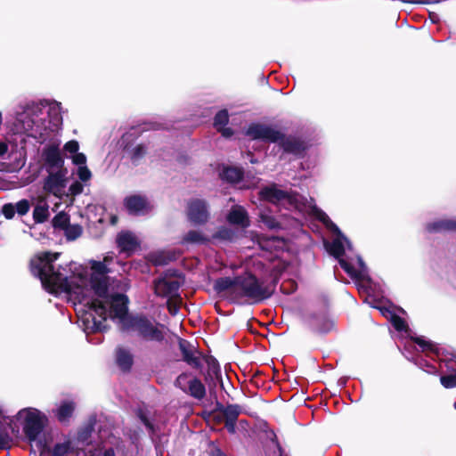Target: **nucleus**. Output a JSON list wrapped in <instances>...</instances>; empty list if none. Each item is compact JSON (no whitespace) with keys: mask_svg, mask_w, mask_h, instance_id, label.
Masks as SVG:
<instances>
[{"mask_svg":"<svg viewBox=\"0 0 456 456\" xmlns=\"http://www.w3.org/2000/svg\"><path fill=\"white\" fill-rule=\"evenodd\" d=\"M2 213L7 219H12L16 213L14 205L11 203L4 205L2 208Z\"/></svg>","mask_w":456,"mask_h":456,"instance_id":"41","label":"nucleus"},{"mask_svg":"<svg viewBox=\"0 0 456 456\" xmlns=\"http://www.w3.org/2000/svg\"><path fill=\"white\" fill-rule=\"evenodd\" d=\"M217 130H219L224 137H230L232 135V129L229 127H225V126L218 128Z\"/></svg>","mask_w":456,"mask_h":456,"instance_id":"48","label":"nucleus"},{"mask_svg":"<svg viewBox=\"0 0 456 456\" xmlns=\"http://www.w3.org/2000/svg\"><path fill=\"white\" fill-rule=\"evenodd\" d=\"M137 134L136 129H132L126 133L121 138V145L129 154L133 161L139 160L146 152V149L142 144L134 145L132 142Z\"/></svg>","mask_w":456,"mask_h":456,"instance_id":"14","label":"nucleus"},{"mask_svg":"<svg viewBox=\"0 0 456 456\" xmlns=\"http://www.w3.org/2000/svg\"><path fill=\"white\" fill-rule=\"evenodd\" d=\"M169 312L172 314H175L176 312H177V309L176 307H173V306H169Z\"/></svg>","mask_w":456,"mask_h":456,"instance_id":"51","label":"nucleus"},{"mask_svg":"<svg viewBox=\"0 0 456 456\" xmlns=\"http://www.w3.org/2000/svg\"><path fill=\"white\" fill-rule=\"evenodd\" d=\"M15 419L22 428L26 439L31 445H35L39 451L46 447L45 428L47 423L46 415L41 411L28 407L20 410Z\"/></svg>","mask_w":456,"mask_h":456,"instance_id":"7","label":"nucleus"},{"mask_svg":"<svg viewBox=\"0 0 456 456\" xmlns=\"http://www.w3.org/2000/svg\"><path fill=\"white\" fill-rule=\"evenodd\" d=\"M208 374L215 376L216 379H219L220 376V367L216 360H211L208 362Z\"/></svg>","mask_w":456,"mask_h":456,"instance_id":"42","label":"nucleus"},{"mask_svg":"<svg viewBox=\"0 0 456 456\" xmlns=\"http://www.w3.org/2000/svg\"><path fill=\"white\" fill-rule=\"evenodd\" d=\"M209 241V237L200 231H189L182 239L183 244H206Z\"/></svg>","mask_w":456,"mask_h":456,"instance_id":"23","label":"nucleus"},{"mask_svg":"<svg viewBox=\"0 0 456 456\" xmlns=\"http://www.w3.org/2000/svg\"><path fill=\"white\" fill-rule=\"evenodd\" d=\"M48 175L45 178L43 189L45 192L61 199L66 194L67 187V170H57L47 172Z\"/></svg>","mask_w":456,"mask_h":456,"instance_id":"10","label":"nucleus"},{"mask_svg":"<svg viewBox=\"0 0 456 456\" xmlns=\"http://www.w3.org/2000/svg\"><path fill=\"white\" fill-rule=\"evenodd\" d=\"M237 421H224V425L229 433L234 434L236 432Z\"/></svg>","mask_w":456,"mask_h":456,"instance_id":"47","label":"nucleus"},{"mask_svg":"<svg viewBox=\"0 0 456 456\" xmlns=\"http://www.w3.org/2000/svg\"><path fill=\"white\" fill-rule=\"evenodd\" d=\"M454 407L456 408V403H454Z\"/></svg>","mask_w":456,"mask_h":456,"instance_id":"54","label":"nucleus"},{"mask_svg":"<svg viewBox=\"0 0 456 456\" xmlns=\"http://www.w3.org/2000/svg\"><path fill=\"white\" fill-rule=\"evenodd\" d=\"M78 149H79V144H78L77 141H76V140L69 141L63 146V150L66 152L74 154V155L77 153Z\"/></svg>","mask_w":456,"mask_h":456,"instance_id":"40","label":"nucleus"},{"mask_svg":"<svg viewBox=\"0 0 456 456\" xmlns=\"http://www.w3.org/2000/svg\"><path fill=\"white\" fill-rule=\"evenodd\" d=\"M230 268L232 271L243 268L245 273H252L256 276V273L264 271L265 265L258 256H251L245 259V261L241 262L240 265L232 263Z\"/></svg>","mask_w":456,"mask_h":456,"instance_id":"19","label":"nucleus"},{"mask_svg":"<svg viewBox=\"0 0 456 456\" xmlns=\"http://www.w3.org/2000/svg\"><path fill=\"white\" fill-rule=\"evenodd\" d=\"M117 363L123 370H128L133 364V355L124 348L117 350Z\"/></svg>","mask_w":456,"mask_h":456,"instance_id":"27","label":"nucleus"},{"mask_svg":"<svg viewBox=\"0 0 456 456\" xmlns=\"http://www.w3.org/2000/svg\"><path fill=\"white\" fill-rule=\"evenodd\" d=\"M180 286V280L171 275L160 277L154 282L155 293L164 297H175L178 294Z\"/></svg>","mask_w":456,"mask_h":456,"instance_id":"11","label":"nucleus"},{"mask_svg":"<svg viewBox=\"0 0 456 456\" xmlns=\"http://www.w3.org/2000/svg\"><path fill=\"white\" fill-rule=\"evenodd\" d=\"M227 221L231 224L239 225L242 228L249 226V218L246 209L241 206H233L227 215Z\"/></svg>","mask_w":456,"mask_h":456,"instance_id":"21","label":"nucleus"},{"mask_svg":"<svg viewBox=\"0 0 456 456\" xmlns=\"http://www.w3.org/2000/svg\"><path fill=\"white\" fill-rule=\"evenodd\" d=\"M171 259L172 256H166L164 252H160L153 256L152 261L156 265H162L167 264Z\"/></svg>","mask_w":456,"mask_h":456,"instance_id":"39","label":"nucleus"},{"mask_svg":"<svg viewBox=\"0 0 456 456\" xmlns=\"http://www.w3.org/2000/svg\"><path fill=\"white\" fill-rule=\"evenodd\" d=\"M413 344L412 346L417 354L407 358L426 372L436 373L438 369L442 368L441 363H439L438 367L436 366L435 360V357H439V348L423 338H415Z\"/></svg>","mask_w":456,"mask_h":456,"instance_id":"8","label":"nucleus"},{"mask_svg":"<svg viewBox=\"0 0 456 456\" xmlns=\"http://www.w3.org/2000/svg\"><path fill=\"white\" fill-rule=\"evenodd\" d=\"M229 121V116L226 110H220L216 113L214 119V125L216 129L224 126Z\"/></svg>","mask_w":456,"mask_h":456,"instance_id":"33","label":"nucleus"},{"mask_svg":"<svg viewBox=\"0 0 456 456\" xmlns=\"http://www.w3.org/2000/svg\"><path fill=\"white\" fill-rule=\"evenodd\" d=\"M83 188L84 187L81 183L75 182L69 186V191L71 195L75 196L80 194L83 191Z\"/></svg>","mask_w":456,"mask_h":456,"instance_id":"44","label":"nucleus"},{"mask_svg":"<svg viewBox=\"0 0 456 456\" xmlns=\"http://www.w3.org/2000/svg\"><path fill=\"white\" fill-rule=\"evenodd\" d=\"M186 393L191 396L200 400L206 395V388L200 379L193 378L191 379Z\"/></svg>","mask_w":456,"mask_h":456,"instance_id":"25","label":"nucleus"},{"mask_svg":"<svg viewBox=\"0 0 456 456\" xmlns=\"http://www.w3.org/2000/svg\"><path fill=\"white\" fill-rule=\"evenodd\" d=\"M71 450V442L66 440L63 443H58L53 446L51 456H66Z\"/></svg>","mask_w":456,"mask_h":456,"instance_id":"29","label":"nucleus"},{"mask_svg":"<svg viewBox=\"0 0 456 456\" xmlns=\"http://www.w3.org/2000/svg\"><path fill=\"white\" fill-rule=\"evenodd\" d=\"M113 261V256L112 255H107L104 256L103 260L101 261L102 263H106V266L108 267L109 265Z\"/></svg>","mask_w":456,"mask_h":456,"instance_id":"49","label":"nucleus"},{"mask_svg":"<svg viewBox=\"0 0 456 456\" xmlns=\"http://www.w3.org/2000/svg\"><path fill=\"white\" fill-rule=\"evenodd\" d=\"M49 216L48 206L46 204L37 205L33 211V218L36 223H44Z\"/></svg>","mask_w":456,"mask_h":456,"instance_id":"28","label":"nucleus"},{"mask_svg":"<svg viewBox=\"0 0 456 456\" xmlns=\"http://www.w3.org/2000/svg\"><path fill=\"white\" fill-rule=\"evenodd\" d=\"M9 440V436L6 430L0 427V448L4 447Z\"/></svg>","mask_w":456,"mask_h":456,"instance_id":"45","label":"nucleus"},{"mask_svg":"<svg viewBox=\"0 0 456 456\" xmlns=\"http://www.w3.org/2000/svg\"><path fill=\"white\" fill-rule=\"evenodd\" d=\"M373 307L377 308L383 316L390 320L396 330L408 333V325L406 324L405 321L397 316L390 306H387L382 303H379L373 305Z\"/></svg>","mask_w":456,"mask_h":456,"instance_id":"17","label":"nucleus"},{"mask_svg":"<svg viewBox=\"0 0 456 456\" xmlns=\"http://www.w3.org/2000/svg\"><path fill=\"white\" fill-rule=\"evenodd\" d=\"M113 307L109 309L107 319L117 320L123 330H132L146 341L161 342L165 338L164 327L144 315H128V298L119 295L114 298Z\"/></svg>","mask_w":456,"mask_h":456,"instance_id":"5","label":"nucleus"},{"mask_svg":"<svg viewBox=\"0 0 456 456\" xmlns=\"http://www.w3.org/2000/svg\"><path fill=\"white\" fill-rule=\"evenodd\" d=\"M64 233L69 240H74L82 234V227L78 224H69L64 229Z\"/></svg>","mask_w":456,"mask_h":456,"instance_id":"30","label":"nucleus"},{"mask_svg":"<svg viewBox=\"0 0 456 456\" xmlns=\"http://www.w3.org/2000/svg\"><path fill=\"white\" fill-rule=\"evenodd\" d=\"M77 175L80 181L86 183L92 177V173L86 166H81L77 167Z\"/></svg>","mask_w":456,"mask_h":456,"instance_id":"37","label":"nucleus"},{"mask_svg":"<svg viewBox=\"0 0 456 456\" xmlns=\"http://www.w3.org/2000/svg\"><path fill=\"white\" fill-rule=\"evenodd\" d=\"M125 206L127 211L133 215H142L149 210V203L146 198L139 195H133L125 200Z\"/></svg>","mask_w":456,"mask_h":456,"instance_id":"20","label":"nucleus"},{"mask_svg":"<svg viewBox=\"0 0 456 456\" xmlns=\"http://www.w3.org/2000/svg\"><path fill=\"white\" fill-rule=\"evenodd\" d=\"M219 411L224 421H237L241 412V408L238 404H229L227 406H220Z\"/></svg>","mask_w":456,"mask_h":456,"instance_id":"24","label":"nucleus"},{"mask_svg":"<svg viewBox=\"0 0 456 456\" xmlns=\"http://www.w3.org/2000/svg\"><path fill=\"white\" fill-rule=\"evenodd\" d=\"M304 322L314 331L319 333H327L334 327V322L326 313H311L304 316Z\"/></svg>","mask_w":456,"mask_h":456,"instance_id":"12","label":"nucleus"},{"mask_svg":"<svg viewBox=\"0 0 456 456\" xmlns=\"http://www.w3.org/2000/svg\"><path fill=\"white\" fill-rule=\"evenodd\" d=\"M178 343L183 361L192 368L199 369L201 366V361L200 354L195 350V347L182 338H179Z\"/></svg>","mask_w":456,"mask_h":456,"instance_id":"15","label":"nucleus"},{"mask_svg":"<svg viewBox=\"0 0 456 456\" xmlns=\"http://www.w3.org/2000/svg\"><path fill=\"white\" fill-rule=\"evenodd\" d=\"M214 289L217 293L227 296L237 303H257L269 298L273 294L269 285L260 281L254 274L245 273L234 278L217 279Z\"/></svg>","mask_w":456,"mask_h":456,"instance_id":"4","label":"nucleus"},{"mask_svg":"<svg viewBox=\"0 0 456 456\" xmlns=\"http://www.w3.org/2000/svg\"><path fill=\"white\" fill-rule=\"evenodd\" d=\"M242 170L236 167H224L221 173L222 179L232 183L240 182L242 179Z\"/></svg>","mask_w":456,"mask_h":456,"instance_id":"26","label":"nucleus"},{"mask_svg":"<svg viewBox=\"0 0 456 456\" xmlns=\"http://www.w3.org/2000/svg\"><path fill=\"white\" fill-rule=\"evenodd\" d=\"M250 161H251V163H255L256 162L253 159H251Z\"/></svg>","mask_w":456,"mask_h":456,"instance_id":"53","label":"nucleus"},{"mask_svg":"<svg viewBox=\"0 0 456 456\" xmlns=\"http://www.w3.org/2000/svg\"><path fill=\"white\" fill-rule=\"evenodd\" d=\"M440 380L441 384L446 388H452L456 387V374L442 376Z\"/></svg>","mask_w":456,"mask_h":456,"instance_id":"38","label":"nucleus"},{"mask_svg":"<svg viewBox=\"0 0 456 456\" xmlns=\"http://www.w3.org/2000/svg\"><path fill=\"white\" fill-rule=\"evenodd\" d=\"M59 253L42 252L30 261L33 275L39 278L42 286L51 294L64 293L76 306L78 322L86 332L103 331L109 309L114 298L125 295L129 285L126 279L110 280L106 263L92 260V273L86 266L71 262L57 270L53 263Z\"/></svg>","mask_w":456,"mask_h":456,"instance_id":"1","label":"nucleus"},{"mask_svg":"<svg viewBox=\"0 0 456 456\" xmlns=\"http://www.w3.org/2000/svg\"><path fill=\"white\" fill-rule=\"evenodd\" d=\"M60 102L30 101L20 103L15 110L13 131L43 143L50 132L59 129L62 124Z\"/></svg>","mask_w":456,"mask_h":456,"instance_id":"3","label":"nucleus"},{"mask_svg":"<svg viewBox=\"0 0 456 456\" xmlns=\"http://www.w3.org/2000/svg\"><path fill=\"white\" fill-rule=\"evenodd\" d=\"M53 224L55 228H60L64 231L69 224V216L66 213L61 212L53 218Z\"/></svg>","mask_w":456,"mask_h":456,"instance_id":"31","label":"nucleus"},{"mask_svg":"<svg viewBox=\"0 0 456 456\" xmlns=\"http://www.w3.org/2000/svg\"><path fill=\"white\" fill-rule=\"evenodd\" d=\"M75 409L76 403L72 400H63L56 405L53 412L61 423L67 424L69 422Z\"/></svg>","mask_w":456,"mask_h":456,"instance_id":"18","label":"nucleus"},{"mask_svg":"<svg viewBox=\"0 0 456 456\" xmlns=\"http://www.w3.org/2000/svg\"><path fill=\"white\" fill-rule=\"evenodd\" d=\"M246 134L253 140H261L277 143L283 153L301 157L306 150V144L301 139L286 135L275 127L265 124H251Z\"/></svg>","mask_w":456,"mask_h":456,"instance_id":"6","label":"nucleus"},{"mask_svg":"<svg viewBox=\"0 0 456 456\" xmlns=\"http://www.w3.org/2000/svg\"><path fill=\"white\" fill-rule=\"evenodd\" d=\"M215 456H225V454L220 450H217Z\"/></svg>","mask_w":456,"mask_h":456,"instance_id":"52","label":"nucleus"},{"mask_svg":"<svg viewBox=\"0 0 456 456\" xmlns=\"http://www.w3.org/2000/svg\"><path fill=\"white\" fill-rule=\"evenodd\" d=\"M117 244L120 251L131 254L139 247L140 241L137 236L129 231H122L117 236Z\"/></svg>","mask_w":456,"mask_h":456,"instance_id":"16","label":"nucleus"},{"mask_svg":"<svg viewBox=\"0 0 456 456\" xmlns=\"http://www.w3.org/2000/svg\"><path fill=\"white\" fill-rule=\"evenodd\" d=\"M14 207H15L16 212L19 215L24 216L29 211L30 204L28 200H21L18 201L14 205Z\"/></svg>","mask_w":456,"mask_h":456,"instance_id":"36","label":"nucleus"},{"mask_svg":"<svg viewBox=\"0 0 456 456\" xmlns=\"http://www.w3.org/2000/svg\"><path fill=\"white\" fill-rule=\"evenodd\" d=\"M427 230L431 232L456 231V220L439 219L428 224Z\"/></svg>","mask_w":456,"mask_h":456,"instance_id":"22","label":"nucleus"},{"mask_svg":"<svg viewBox=\"0 0 456 456\" xmlns=\"http://www.w3.org/2000/svg\"><path fill=\"white\" fill-rule=\"evenodd\" d=\"M208 208L203 200L195 199L188 203V218L194 224H202L208 219Z\"/></svg>","mask_w":456,"mask_h":456,"instance_id":"13","label":"nucleus"},{"mask_svg":"<svg viewBox=\"0 0 456 456\" xmlns=\"http://www.w3.org/2000/svg\"><path fill=\"white\" fill-rule=\"evenodd\" d=\"M233 237V232L228 228H221L215 234L212 235V238L215 240H231Z\"/></svg>","mask_w":456,"mask_h":456,"instance_id":"35","label":"nucleus"},{"mask_svg":"<svg viewBox=\"0 0 456 456\" xmlns=\"http://www.w3.org/2000/svg\"><path fill=\"white\" fill-rule=\"evenodd\" d=\"M260 220L269 229H276L281 227L280 223L276 220L275 217L264 212L260 213Z\"/></svg>","mask_w":456,"mask_h":456,"instance_id":"32","label":"nucleus"},{"mask_svg":"<svg viewBox=\"0 0 456 456\" xmlns=\"http://www.w3.org/2000/svg\"><path fill=\"white\" fill-rule=\"evenodd\" d=\"M8 152V144L5 142L0 141V159H5Z\"/></svg>","mask_w":456,"mask_h":456,"instance_id":"46","label":"nucleus"},{"mask_svg":"<svg viewBox=\"0 0 456 456\" xmlns=\"http://www.w3.org/2000/svg\"><path fill=\"white\" fill-rule=\"evenodd\" d=\"M260 200L268 201L278 207L289 210H297L305 213L312 210L315 217L329 230L336 233V238L330 244H326L328 251L334 256L345 272L355 281L369 283L368 269L359 256H354L350 241L345 237L338 227L330 220L322 210L314 207L304 196L297 193H289L272 184L259 191Z\"/></svg>","mask_w":456,"mask_h":456,"instance_id":"2","label":"nucleus"},{"mask_svg":"<svg viewBox=\"0 0 456 456\" xmlns=\"http://www.w3.org/2000/svg\"><path fill=\"white\" fill-rule=\"evenodd\" d=\"M140 419L147 428H151V425L150 421L147 419V418L143 414H142V413L140 414Z\"/></svg>","mask_w":456,"mask_h":456,"instance_id":"50","label":"nucleus"},{"mask_svg":"<svg viewBox=\"0 0 456 456\" xmlns=\"http://www.w3.org/2000/svg\"><path fill=\"white\" fill-rule=\"evenodd\" d=\"M73 164L77 165V167L81 166H86V157L84 153L77 152L72 156Z\"/></svg>","mask_w":456,"mask_h":456,"instance_id":"43","label":"nucleus"},{"mask_svg":"<svg viewBox=\"0 0 456 456\" xmlns=\"http://www.w3.org/2000/svg\"><path fill=\"white\" fill-rule=\"evenodd\" d=\"M60 145L61 142L55 140L50 142L42 149L41 159L46 172L67 170L63 167L64 159L61 154Z\"/></svg>","mask_w":456,"mask_h":456,"instance_id":"9","label":"nucleus"},{"mask_svg":"<svg viewBox=\"0 0 456 456\" xmlns=\"http://www.w3.org/2000/svg\"><path fill=\"white\" fill-rule=\"evenodd\" d=\"M191 379L192 378L190 377L188 374L183 373L177 377L175 380V385L176 387H178L180 389L186 393Z\"/></svg>","mask_w":456,"mask_h":456,"instance_id":"34","label":"nucleus"}]
</instances>
